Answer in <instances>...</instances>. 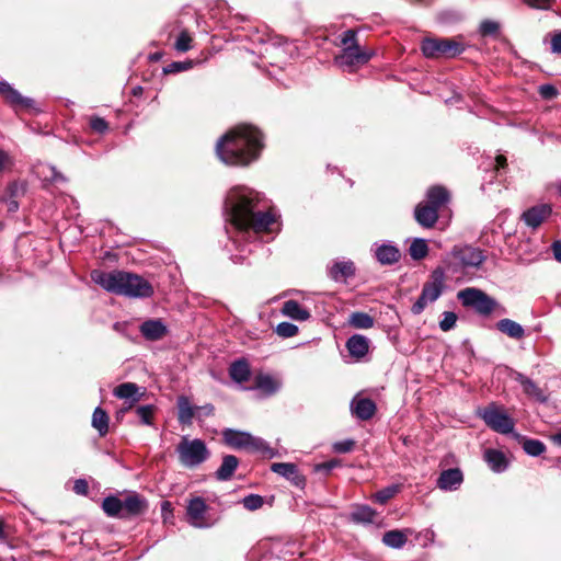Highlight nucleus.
I'll list each match as a JSON object with an SVG mask.
<instances>
[{"mask_svg": "<svg viewBox=\"0 0 561 561\" xmlns=\"http://www.w3.org/2000/svg\"><path fill=\"white\" fill-rule=\"evenodd\" d=\"M259 194L249 187L237 186L230 190L225 201L230 222L242 231H272L275 217L270 211L255 210Z\"/></svg>", "mask_w": 561, "mask_h": 561, "instance_id": "obj_1", "label": "nucleus"}, {"mask_svg": "<svg viewBox=\"0 0 561 561\" xmlns=\"http://www.w3.org/2000/svg\"><path fill=\"white\" fill-rule=\"evenodd\" d=\"M261 148L260 130L250 125H238L217 141L216 153L227 165H248L257 158Z\"/></svg>", "mask_w": 561, "mask_h": 561, "instance_id": "obj_2", "label": "nucleus"}, {"mask_svg": "<svg viewBox=\"0 0 561 561\" xmlns=\"http://www.w3.org/2000/svg\"><path fill=\"white\" fill-rule=\"evenodd\" d=\"M91 278L106 291L116 295L133 298H148L153 295V287L151 284L144 277L133 273L124 271L104 272L101 270H94L91 272Z\"/></svg>", "mask_w": 561, "mask_h": 561, "instance_id": "obj_3", "label": "nucleus"}, {"mask_svg": "<svg viewBox=\"0 0 561 561\" xmlns=\"http://www.w3.org/2000/svg\"><path fill=\"white\" fill-rule=\"evenodd\" d=\"M445 270L440 266L432 271L430 279L424 283L421 294L413 304L411 311L413 314H421L427 305L436 301L445 288Z\"/></svg>", "mask_w": 561, "mask_h": 561, "instance_id": "obj_4", "label": "nucleus"}, {"mask_svg": "<svg viewBox=\"0 0 561 561\" xmlns=\"http://www.w3.org/2000/svg\"><path fill=\"white\" fill-rule=\"evenodd\" d=\"M225 443L234 449H245L249 451L261 453L267 458L274 457V450L266 444L265 440L254 437L247 432H240L227 428L222 432Z\"/></svg>", "mask_w": 561, "mask_h": 561, "instance_id": "obj_5", "label": "nucleus"}, {"mask_svg": "<svg viewBox=\"0 0 561 561\" xmlns=\"http://www.w3.org/2000/svg\"><path fill=\"white\" fill-rule=\"evenodd\" d=\"M457 298L465 308L474 310L481 317L491 316L499 307V302L494 298L476 287L459 290Z\"/></svg>", "mask_w": 561, "mask_h": 561, "instance_id": "obj_6", "label": "nucleus"}, {"mask_svg": "<svg viewBox=\"0 0 561 561\" xmlns=\"http://www.w3.org/2000/svg\"><path fill=\"white\" fill-rule=\"evenodd\" d=\"M176 451L180 462L186 468L197 467L209 457V450L205 442L199 438L188 439L183 436Z\"/></svg>", "mask_w": 561, "mask_h": 561, "instance_id": "obj_7", "label": "nucleus"}, {"mask_svg": "<svg viewBox=\"0 0 561 561\" xmlns=\"http://www.w3.org/2000/svg\"><path fill=\"white\" fill-rule=\"evenodd\" d=\"M421 50L426 58H454L463 53L465 47L451 38H425L421 43Z\"/></svg>", "mask_w": 561, "mask_h": 561, "instance_id": "obj_8", "label": "nucleus"}, {"mask_svg": "<svg viewBox=\"0 0 561 561\" xmlns=\"http://www.w3.org/2000/svg\"><path fill=\"white\" fill-rule=\"evenodd\" d=\"M480 416L496 433L510 434L514 431V420L494 402L486 405L480 412Z\"/></svg>", "mask_w": 561, "mask_h": 561, "instance_id": "obj_9", "label": "nucleus"}, {"mask_svg": "<svg viewBox=\"0 0 561 561\" xmlns=\"http://www.w3.org/2000/svg\"><path fill=\"white\" fill-rule=\"evenodd\" d=\"M371 50L362 47H347L342 49L334 58V64L344 72H355L359 67L367 64L373 57Z\"/></svg>", "mask_w": 561, "mask_h": 561, "instance_id": "obj_10", "label": "nucleus"}, {"mask_svg": "<svg viewBox=\"0 0 561 561\" xmlns=\"http://www.w3.org/2000/svg\"><path fill=\"white\" fill-rule=\"evenodd\" d=\"M209 506L201 496L192 497L186 506V517L190 525L196 528H208L214 520L208 517Z\"/></svg>", "mask_w": 561, "mask_h": 561, "instance_id": "obj_11", "label": "nucleus"}, {"mask_svg": "<svg viewBox=\"0 0 561 561\" xmlns=\"http://www.w3.org/2000/svg\"><path fill=\"white\" fill-rule=\"evenodd\" d=\"M451 255L462 267H479L485 261L483 252L471 245H456Z\"/></svg>", "mask_w": 561, "mask_h": 561, "instance_id": "obj_12", "label": "nucleus"}, {"mask_svg": "<svg viewBox=\"0 0 561 561\" xmlns=\"http://www.w3.org/2000/svg\"><path fill=\"white\" fill-rule=\"evenodd\" d=\"M552 215V207L549 204L535 205L525 210L520 219L531 229H537L546 219Z\"/></svg>", "mask_w": 561, "mask_h": 561, "instance_id": "obj_13", "label": "nucleus"}, {"mask_svg": "<svg viewBox=\"0 0 561 561\" xmlns=\"http://www.w3.org/2000/svg\"><path fill=\"white\" fill-rule=\"evenodd\" d=\"M0 94L15 110H30L34 107V100L23 96L7 81H0Z\"/></svg>", "mask_w": 561, "mask_h": 561, "instance_id": "obj_14", "label": "nucleus"}, {"mask_svg": "<svg viewBox=\"0 0 561 561\" xmlns=\"http://www.w3.org/2000/svg\"><path fill=\"white\" fill-rule=\"evenodd\" d=\"M271 470L284 477L299 489H304L306 485V478L299 472V469L295 463L274 462L271 466Z\"/></svg>", "mask_w": 561, "mask_h": 561, "instance_id": "obj_15", "label": "nucleus"}, {"mask_svg": "<svg viewBox=\"0 0 561 561\" xmlns=\"http://www.w3.org/2000/svg\"><path fill=\"white\" fill-rule=\"evenodd\" d=\"M438 213L431 205L421 202L414 208V219L422 228L431 229L438 220Z\"/></svg>", "mask_w": 561, "mask_h": 561, "instance_id": "obj_16", "label": "nucleus"}, {"mask_svg": "<svg viewBox=\"0 0 561 561\" xmlns=\"http://www.w3.org/2000/svg\"><path fill=\"white\" fill-rule=\"evenodd\" d=\"M351 412L358 420L366 421L374 416L376 404L373 400L357 394L351 401Z\"/></svg>", "mask_w": 561, "mask_h": 561, "instance_id": "obj_17", "label": "nucleus"}, {"mask_svg": "<svg viewBox=\"0 0 561 561\" xmlns=\"http://www.w3.org/2000/svg\"><path fill=\"white\" fill-rule=\"evenodd\" d=\"M463 481V476L460 469L450 468L442 471L437 479V486L444 491L457 490Z\"/></svg>", "mask_w": 561, "mask_h": 561, "instance_id": "obj_18", "label": "nucleus"}, {"mask_svg": "<svg viewBox=\"0 0 561 561\" xmlns=\"http://www.w3.org/2000/svg\"><path fill=\"white\" fill-rule=\"evenodd\" d=\"M140 388L134 382H124L114 388L113 394L122 400H125V403H128V408H131L135 403H137L142 393L139 391Z\"/></svg>", "mask_w": 561, "mask_h": 561, "instance_id": "obj_19", "label": "nucleus"}, {"mask_svg": "<svg viewBox=\"0 0 561 561\" xmlns=\"http://www.w3.org/2000/svg\"><path fill=\"white\" fill-rule=\"evenodd\" d=\"M123 518H130L144 513L147 508L146 500L137 493H133L122 500Z\"/></svg>", "mask_w": 561, "mask_h": 561, "instance_id": "obj_20", "label": "nucleus"}, {"mask_svg": "<svg viewBox=\"0 0 561 561\" xmlns=\"http://www.w3.org/2000/svg\"><path fill=\"white\" fill-rule=\"evenodd\" d=\"M140 333L149 341L161 340L167 333L168 329L160 319H151L145 321L140 325Z\"/></svg>", "mask_w": 561, "mask_h": 561, "instance_id": "obj_21", "label": "nucleus"}, {"mask_svg": "<svg viewBox=\"0 0 561 561\" xmlns=\"http://www.w3.org/2000/svg\"><path fill=\"white\" fill-rule=\"evenodd\" d=\"M449 197V193L444 186L434 185L427 190L424 203L439 211L442 207L448 204Z\"/></svg>", "mask_w": 561, "mask_h": 561, "instance_id": "obj_22", "label": "nucleus"}, {"mask_svg": "<svg viewBox=\"0 0 561 561\" xmlns=\"http://www.w3.org/2000/svg\"><path fill=\"white\" fill-rule=\"evenodd\" d=\"M229 376L237 383H243L250 380L251 368L245 358H240L230 364Z\"/></svg>", "mask_w": 561, "mask_h": 561, "instance_id": "obj_23", "label": "nucleus"}, {"mask_svg": "<svg viewBox=\"0 0 561 561\" xmlns=\"http://www.w3.org/2000/svg\"><path fill=\"white\" fill-rule=\"evenodd\" d=\"M379 515L367 505H358L350 514V520L356 524H377Z\"/></svg>", "mask_w": 561, "mask_h": 561, "instance_id": "obj_24", "label": "nucleus"}, {"mask_svg": "<svg viewBox=\"0 0 561 561\" xmlns=\"http://www.w3.org/2000/svg\"><path fill=\"white\" fill-rule=\"evenodd\" d=\"M484 460L490 469L496 473L504 472L508 467V461L504 453L497 449H486L484 453Z\"/></svg>", "mask_w": 561, "mask_h": 561, "instance_id": "obj_25", "label": "nucleus"}, {"mask_svg": "<svg viewBox=\"0 0 561 561\" xmlns=\"http://www.w3.org/2000/svg\"><path fill=\"white\" fill-rule=\"evenodd\" d=\"M282 313L285 317H288L296 321H306L310 318V312L308 309L304 308L296 300H287L283 304Z\"/></svg>", "mask_w": 561, "mask_h": 561, "instance_id": "obj_26", "label": "nucleus"}, {"mask_svg": "<svg viewBox=\"0 0 561 561\" xmlns=\"http://www.w3.org/2000/svg\"><path fill=\"white\" fill-rule=\"evenodd\" d=\"M239 460L233 455H227L222 458V463L215 472L218 481H228L232 478L236 469L238 468Z\"/></svg>", "mask_w": 561, "mask_h": 561, "instance_id": "obj_27", "label": "nucleus"}, {"mask_svg": "<svg viewBox=\"0 0 561 561\" xmlns=\"http://www.w3.org/2000/svg\"><path fill=\"white\" fill-rule=\"evenodd\" d=\"M355 273V266L352 261L335 262L330 268V276L335 282H345Z\"/></svg>", "mask_w": 561, "mask_h": 561, "instance_id": "obj_28", "label": "nucleus"}, {"mask_svg": "<svg viewBox=\"0 0 561 561\" xmlns=\"http://www.w3.org/2000/svg\"><path fill=\"white\" fill-rule=\"evenodd\" d=\"M346 347L351 356L355 358L364 357L369 348L368 339L363 335L355 334L351 336L346 342Z\"/></svg>", "mask_w": 561, "mask_h": 561, "instance_id": "obj_29", "label": "nucleus"}, {"mask_svg": "<svg viewBox=\"0 0 561 561\" xmlns=\"http://www.w3.org/2000/svg\"><path fill=\"white\" fill-rule=\"evenodd\" d=\"M496 329L515 340H520L525 336V329L523 325L508 318H504L497 321Z\"/></svg>", "mask_w": 561, "mask_h": 561, "instance_id": "obj_30", "label": "nucleus"}, {"mask_svg": "<svg viewBox=\"0 0 561 561\" xmlns=\"http://www.w3.org/2000/svg\"><path fill=\"white\" fill-rule=\"evenodd\" d=\"M514 437L522 444L524 451L531 456L538 457L546 450V445L539 439L527 438L518 433H513Z\"/></svg>", "mask_w": 561, "mask_h": 561, "instance_id": "obj_31", "label": "nucleus"}, {"mask_svg": "<svg viewBox=\"0 0 561 561\" xmlns=\"http://www.w3.org/2000/svg\"><path fill=\"white\" fill-rule=\"evenodd\" d=\"M514 379L522 386L527 396L545 401L541 389L530 378L522 373H515Z\"/></svg>", "mask_w": 561, "mask_h": 561, "instance_id": "obj_32", "label": "nucleus"}, {"mask_svg": "<svg viewBox=\"0 0 561 561\" xmlns=\"http://www.w3.org/2000/svg\"><path fill=\"white\" fill-rule=\"evenodd\" d=\"M279 388V383L270 375L260 374L254 379V386L250 389H259L265 394L271 396Z\"/></svg>", "mask_w": 561, "mask_h": 561, "instance_id": "obj_33", "label": "nucleus"}, {"mask_svg": "<svg viewBox=\"0 0 561 561\" xmlns=\"http://www.w3.org/2000/svg\"><path fill=\"white\" fill-rule=\"evenodd\" d=\"M104 513L110 517L123 518L122 500L117 496L110 495L102 502Z\"/></svg>", "mask_w": 561, "mask_h": 561, "instance_id": "obj_34", "label": "nucleus"}, {"mask_svg": "<svg viewBox=\"0 0 561 561\" xmlns=\"http://www.w3.org/2000/svg\"><path fill=\"white\" fill-rule=\"evenodd\" d=\"M108 421L107 413L100 407H98L92 415V426L98 431L101 437L108 433Z\"/></svg>", "mask_w": 561, "mask_h": 561, "instance_id": "obj_35", "label": "nucleus"}, {"mask_svg": "<svg viewBox=\"0 0 561 561\" xmlns=\"http://www.w3.org/2000/svg\"><path fill=\"white\" fill-rule=\"evenodd\" d=\"M427 241L423 238H414L409 247V254L414 261H421L428 254Z\"/></svg>", "mask_w": 561, "mask_h": 561, "instance_id": "obj_36", "label": "nucleus"}, {"mask_svg": "<svg viewBox=\"0 0 561 561\" xmlns=\"http://www.w3.org/2000/svg\"><path fill=\"white\" fill-rule=\"evenodd\" d=\"M179 405V422L181 424L190 425L194 417L195 408L191 405L190 400L186 397H180L178 401Z\"/></svg>", "mask_w": 561, "mask_h": 561, "instance_id": "obj_37", "label": "nucleus"}, {"mask_svg": "<svg viewBox=\"0 0 561 561\" xmlns=\"http://www.w3.org/2000/svg\"><path fill=\"white\" fill-rule=\"evenodd\" d=\"M410 534H412V531L409 528L388 530V547L394 549L402 548L405 545Z\"/></svg>", "mask_w": 561, "mask_h": 561, "instance_id": "obj_38", "label": "nucleus"}, {"mask_svg": "<svg viewBox=\"0 0 561 561\" xmlns=\"http://www.w3.org/2000/svg\"><path fill=\"white\" fill-rule=\"evenodd\" d=\"M350 324L356 329H368L373 327V318L364 312H354L350 316Z\"/></svg>", "mask_w": 561, "mask_h": 561, "instance_id": "obj_39", "label": "nucleus"}, {"mask_svg": "<svg viewBox=\"0 0 561 561\" xmlns=\"http://www.w3.org/2000/svg\"><path fill=\"white\" fill-rule=\"evenodd\" d=\"M275 332L283 339L293 337L298 333V327L290 322H280L277 324Z\"/></svg>", "mask_w": 561, "mask_h": 561, "instance_id": "obj_40", "label": "nucleus"}, {"mask_svg": "<svg viewBox=\"0 0 561 561\" xmlns=\"http://www.w3.org/2000/svg\"><path fill=\"white\" fill-rule=\"evenodd\" d=\"M442 320L439 321V329L444 332H448L455 328L457 322V314L453 311H445L442 314Z\"/></svg>", "mask_w": 561, "mask_h": 561, "instance_id": "obj_41", "label": "nucleus"}, {"mask_svg": "<svg viewBox=\"0 0 561 561\" xmlns=\"http://www.w3.org/2000/svg\"><path fill=\"white\" fill-rule=\"evenodd\" d=\"M341 45L343 49L347 47H360L357 43V32L355 30H347L341 35Z\"/></svg>", "mask_w": 561, "mask_h": 561, "instance_id": "obj_42", "label": "nucleus"}, {"mask_svg": "<svg viewBox=\"0 0 561 561\" xmlns=\"http://www.w3.org/2000/svg\"><path fill=\"white\" fill-rule=\"evenodd\" d=\"M153 412H154V407L151 404L141 405L136 409V413L140 417L141 423L146 424V425H151Z\"/></svg>", "mask_w": 561, "mask_h": 561, "instance_id": "obj_43", "label": "nucleus"}, {"mask_svg": "<svg viewBox=\"0 0 561 561\" xmlns=\"http://www.w3.org/2000/svg\"><path fill=\"white\" fill-rule=\"evenodd\" d=\"M192 41L191 35L186 31L181 32L175 42L176 50L183 53L190 50L192 48Z\"/></svg>", "mask_w": 561, "mask_h": 561, "instance_id": "obj_44", "label": "nucleus"}, {"mask_svg": "<svg viewBox=\"0 0 561 561\" xmlns=\"http://www.w3.org/2000/svg\"><path fill=\"white\" fill-rule=\"evenodd\" d=\"M242 503L247 510L255 511L262 507L264 502L261 495L250 494L242 500Z\"/></svg>", "mask_w": 561, "mask_h": 561, "instance_id": "obj_45", "label": "nucleus"}, {"mask_svg": "<svg viewBox=\"0 0 561 561\" xmlns=\"http://www.w3.org/2000/svg\"><path fill=\"white\" fill-rule=\"evenodd\" d=\"M538 93L543 100H553L558 96V89L551 83H545L539 85Z\"/></svg>", "mask_w": 561, "mask_h": 561, "instance_id": "obj_46", "label": "nucleus"}, {"mask_svg": "<svg viewBox=\"0 0 561 561\" xmlns=\"http://www.w3.org/2000/svg\"><path fill=\"white\" fill-rule=\"evenodd\" d=\"M500 25L492 20H484L481 22L479 31L482 36L495 35L499 32Z\"/></svg>", "mask_w": 561, "mask_h": 561, "instance_id": "obj_47", "label": "nucleus"}, {"mask_svg": "<svg viewBox=\"0 0 561 561\" xmlns=\"http://www.w3.org/2000/svg\"><path fill=\"white\" fill-rule=\"evenodd\" d=\"M90 127L93 131L103 134L108 129V124L106 121L99 116H92L90 118Z\"/></svg>", "mask_w": 561, "mask_h": 561, "instance_id": "obj_48", "label": "nucleus"}, {"mask_svg": "<svg viewBox=\"0 0 561 561\" xmlns=\"http://www.w3.org/2000/svg\"><path fill=\"white\" fill-rule=\"evenodd\" d=\"M355 442L353 439H345L333 444V450L339 454H345L353 450Z\"/></svg>", "mask_w": 561, "mask_h": 561, "instance_id": "obj_49", "label": "nucleus"}, {"mask_svg": "<svg viewBox=\"0 0 561 561\" xmlns=\"http://www.w3.org/2000/svg\"><path fill=\"white\" fill-rule=\"evenodd\" d=\"M337 466H340V461L336 460V459H331V460L325 461V462L317 463L314 466V471L316 472H323L325 474H329L331 472V470H333Z\"/></svg>", "mask_w": 561, "mask_h": 561, "instance_id": "obj_50", "label": "nucleus"}, {"mask_svg": "<svg viewBox=\"0 0 561 561\" xmlns=\"http://www.w3.org/2000/svg\"><path fill=\"white\" fill-rule=\"evenodd\" d=\"M529 7L540 10L550 9L556 0H523Z\"/></svg>", "mask_w": 561, "mask_h": 561, "instance_id": "obj_51", "label": "nucleus"}, {"mask_svg": "<svg viewBox=\"0 0 561 561\" xmlns=\"http://www.w3.org/2000/svg\"><path fill=\"white\" fill-rule=\"evenodd\" d=\"M191 62L174 61L170 64L164 71L168 73L180 72L190 69Z\"/></svg>", "mask_w": 561, "mask_h": 561, "instance_id": "obj_52", "label": "nucleus"}, {"mask_svg": "<svg viewBox=\"0 0 561 561\" xmlns=\"http://www.w3.org/2000/svg\"><path fill=\"white\" fill-rule=\"evenodd\" d=\"M551 51L553 54H561V30L551 34Z\"/></svg>", "mask_w": 561, "mask_h": 561, "instance_id": "obj_53", "label": "nucleus"}, {"mask_svg": "<svg viewBox=\"0 0 561 561\" xmlns=\"http://www.w3.org/2000/svg\"><path fill=\"white\" fill-rule=\"evenodd\" d=\"M13 164V160L10 154L3 150H0V172L9 170Z\"/></svg>", "mask_w": 561, "mask_h": 561, "instance_id": "obj_54", "label": "nucleus"}, {"mask_svg": "<svg viewBox=\"0 0 561 561\" xmlns=\"http://www.w3.org/2000/svg\"><path fill=\"white\" fill-rule=\"evenodd\" d=\"M400 257L401 253L399 249L396 245L388 243V265L397 263L400 260Z\"/></svg>", "mask_w": 561, "mask_h": 561, "instance_id": "obj_55", "label": "nucleus"}, {"mask_svg": "<svg viewBox=\"0 0 561 561\" xmlns=\"http://www.w3.org/2000/svg\"><path fill=\"white\" fill-rule=\"evenodd\" d=\"M73 491L77 494L85 495L89 491L88 482L84 479H78L75 481Z\"/></svg>", "mask_w": 561, "mask_h": 561, "instance_id": "obj_56", "label": "nucleus"}, {"mask_svg": "<svg viewBox=\"0 0 561 561\" xmlns=\"http://www.w3.org/2000/svg\"><path fill=\"white\" fill-rule=\"evenodd\" d=\"M553 257L561 263V242L554 241L551 245Z\"/></svg>", "mask_w": 561, "mask_h": 561, "instance_id": "obj_57", "label": "nucleus"}, {"mask_svg": "<svg viewBox=\"0 0 561 561\" xmlns=\"http://www.w3.org/2000/svg\"><path fill=\"white\" fill-rule=\"evenodd\" d=\"M376 256L381 264H386V244H381L377 248Z\"/></svg>", "mask_w": 561, "mask_h": 561, "instance_id": "obj_58", "label": "nucleus"}, {"mask_svg": "<svg viewBox=\"0 0 561 561\" xmlns=\"http://www.w3.org/2000/svg\"><path fill=\"white\" fill-rule=\"evenodd\" d=\"M50 172H51L50 180L53 182L66 181V179L54 167L50 168Z\"/></svg>", "mask_w": 561, "mask_h": 561, "instance_id": "obj_59", "label": "nucleus"}, {"mask_svg": "<svg viewBox=\"0 0 561 561\" xmlns=\"http://www.w3.org/2000/svg\"><path fill=\"white\" fill-rule=\"evenodd\" d=\"M495 161H496V168L500 169V168H505L506 164H507V160L504 156L502 154H499L496 158H495Z\"/></svg>", "mask_w": 561, "mask_h": 561, "instance_id": "obj_60", "label": "nucleus"}, {"mask_svg": "<svg viewBox=\"0 0 561 561\" xmlns=\"http://www.w3.org/2000/svg\"><path fill=\"white\" fill-rule=\"evenodd\" d=\"M375 497H376L377 502H379L380 504H385L386 503V490H381L378 493H376Z\"/></svg>", "mask_w": 561, "mask_h": 561, "instance_id": "obj_61", "label": "nucleus"}, {"mask_svg": "<svg viewBox=\"0 0 561 561\" xmlns=\"http://www.w3.org/2000/svg\"><path fill=\"white\" fill-rule=\"evenodd\" d=\"M399 492L398 485H388V499L392 497Z\"/></svg>", "mask_w": 561, "mask_h": 561, "instance_id": "obj_62", "label": "nucleus"}, {"mask_svg": "<svg viewBox=\"0 0 561 561\" xmlns=\"http://www.w3.org/2000/svg\"><path fill=\"white\" fill-rule=\"evenodd\" d=\"M201 410H203L204 415L208 416V415L213 414L214 407L211 404H207V405L201 408Z\"/></svg>", "mask_w": 561, "mask_h": 561, "instance_id": "obj_63", "label": "nucleus"}, {"mask_svg": "<svg viewBox=\"0 0 561 561\" xmlns=\"http://www.w3.org/2000/svg\"><path fill=\"white\" fill-rule=\"evenodd\" d=\"M551 439L561 446V431L551 436Z\"/></svg>", "mask_w": 561, "mask_h": 561, "instance_id": "obj_64", "label": "nucleus"}]
</instances>
